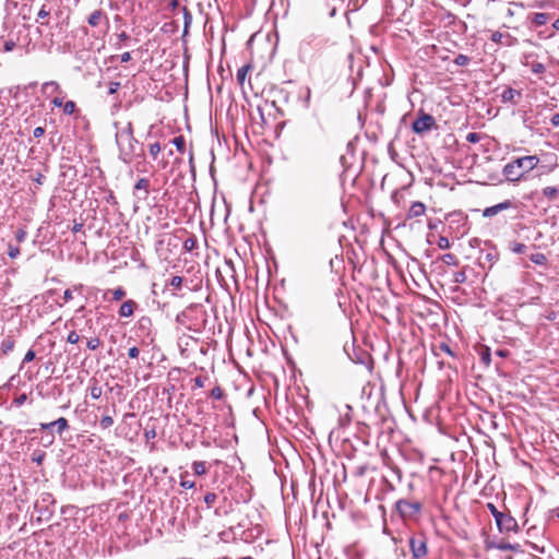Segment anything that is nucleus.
Masks as SVG:
<instances>
[{"label": "nucleus", "mask_w": 559, "mask_h": 559, "mask_svg": "<svg viewBox=\"0 0 559 559\" xmlns=\"http://www.w3.org/2000/svg\"><path fill=\"white\" fill-rule=\"evenodd\" d=\"M192 471H193L194 475H198V476H202V475L206 474V472H207L206 463L203 461H194L192 463Z\"/></svg>", "instance_id": "nucleus-20"}, {"label": "nucleus", "mask_w": 559, "mask_h": 559, "mask_svg": "<svg viewBox=\"0 0 559 559\" xmlns=\"http://www.w3.org/2000/svg\"><path fill=\"white\" fill-rule=\"evenodd\" d=\"M531 70L535 74H542L545 72L546 68L542 62H533L531 64Z\"/></svg>", "instance_id": "nucleus-37"}, {"label": "nucleus", "mask_w": 559, "mask_h": 559, "mask_svg": "<svg viewBox=\"0 0 559 559\" xmlns=\"http://www.w3.org/2000/svg\"><path fill=\"white\" fill-rule=\"evenodd\" d=\"M44 134H45V128H43V127H37V128H35V129H34V131H33V135H34V138H40V136H43Z\"/></svg>", "instance_id": "nucleus-62"}, {"label": "nucleus", "mask_w": 559, "mask_h": 559, "mask_svg": "<svg viewBox=\"0 0 559 559\" xmlns=\"http://www.w3.org/2000/svg\"><path fill=\"white\" fill-rule=\"evenodd\" d=\"M15 341L11 336H7L1 342V350L3 354H8L13 350Z\"/></svg>", "instance_id": "nucleus-21"}, {"label": "nucleus", "mask_w": 559, "mask_h": 559, "mask_svg": "<svg viewBox=\"0 0 559 559\" xmlns=\"http://www.w3.org/2000/svg\"><path fill=\"white\" fill-rule=\"evenodd\" d=\"M310 98H311V90L310 87H306V95L304 98L305 107L309 108L310 106Z\"/></svg>", "instance_id": "nucleus-58"}, {"label": "nucleus", "mask_w": 559, "mask_h": 559, "mask_svg": "<svg viewBox=\"0 0 559 559\" xmlns=\"http://www.w3.org/2000/svg\"><path fill=\"white\" fill-rule=\"evenodd\" d=\"M116 143L119 148V159L124 164H130L135 155V147L139 141L133 135L132 122L116 132Z\"/></svg>", "instance_id": "nucleus-2"}, {"label": "nucleus", "mask_w": 559, "mask_h": 559, "mask_svg": "<svg viewBox=\"0 0 559 559\" xmlns=\"http://www.w3.org/2000/svg\"><path fill=\"white\" fill-rule=\"evenodd\" d=\"M126 296V290L122 287H118L112 290V299L118 301Z\"/></svg>", "instance_id": "nucleus-45"}, {"label": "nucleus", "mask_w": 559, "mask_h": 559, "mask_svg": "<svg viewBox=\"0 0 559 559\" xmlns=\"http://www.w3.org/2000/svg\"><path fill=\"white\" fill-rule=\"evenodd\" d=\"M26 237V231L23 229H19L15 234V238L19 242L23 241Z\"/></svg>", "instance_id": "nucleus-63"}, {"label": "nucleus", "mask_w": 559, "mask_h": 559, "mask_svg": "<svg viewBox=\"0 0 559 559\" xmlns=\"http://www.w3.org/2000/svg\"><path fill=\"white\" fill-rule=\"evenodd\" d=\"M538 163L539 158L536 155L518 157L503 166L502 175L508 181L516 182L533 170Z\"/></svg>", "instance_id": "nucleus-1"}, {"label": "nucleus", "mask_w": 559, "mask_h": 559, "mask_svg": "<svg viewBox=\"0 0 559 559\" xmlns=\"http://www.w3.org/2000/svg\"><path fill=\"white\" fill-rule=\"evenodd\" d=\"M426 212V205L420 202V201H416V202H413V204L411 205L409 210H408V213H407V218H415V217H419V216H423Z\"/></svg>", "instance_id": "nucleus-13"}, {"label": "nucleus", "mask_w": 559, "mask_h": 559, "mask_svg": "<svg viewBox=\"0 0 559 559\" xmlns=\"http://www.w3.org/2000/svg\"><path fill=\"white\" fill-rule=\"evenodd\" d=\"M469 58L466 55H457L454 59V63L459 67H465L469 63Z\"/></svg>", "instance_id": "nucleus-34"}, {"label": "nucleus", "mask_w": 559, "mask_h": 559, "mask_svg": "<svg viewBox=\"0 0 559 559\" xmlns=\"http://www.w3.org/2000/svg\"><path fill=\"white\" fill-rule=\"evenodd\" d=\"M466 140L471 143H476L479 140V135L477 133L472 132L467 134Z\"/></svg>", "instance_id": "nucleus-61"}, {"label": "nucleus", "mask_w": 559, "mask_h": 559, "mask_svg": "<svg viewBox=\"0 0 559 559\" xmlns=\"http://www.w3.org/2000/svg\"><path fill=\"white\" fill-rule=\"evenodd\" d=\"M498 259L499 253L495 248H492L487 252L481 251L478 257V262L481 267H486V265L488 264V267L490 269L498 261Z\"/></svg>", "instance_id": "nucleus-10"}, {"label": "nucleus", "mask_w": 559, "mask_h": 559, "mask_svg": "<svg viewBox=\"0 0 559 559\" xmlns=\"http://www.w3.org/2000/svg\"><path fill=\"white\" fill-rule=\"evenodd\" d=\"M34 358H35V352L33 349H29L24 356L23 364L31 362Z\"/></svg>", "instance_id": "nucleus-59"}, {"label": "nucleus", "mask_w": 559, "mask_h": 559, "mask_svg": "<svg viewBox=\"0 0 559 559\" xmlns=\"http://www.w3.org/2000/svg\"><path fill=\"white\" fill-rule=\"evenodd\" d=\"M183 278L181 276H173L168 283L169 286L174 288H180L182 285Z\"/></svg>", "instance_id": "nucleus-42"}, {"label": "nucleus", "mask_w": 559, "mask_h": 559, "mask_svg": "<svg viewBox=\"0 0 559 559\" xmlns=\"http://www.w3.org/2000/svg\"><path fill=\"white\" fill-rule=\"evenodd\" d=\"M139 354H140V350L136 346H133V347L129 348V350H128V356L132 359L138 358Z\"/></svg>", "instance_id": "nucleus-57"}, {"label": "nucleus", "mask_w": 559, "mask_h": 559, "mask_svg": "<svg viewBox=\"0 0 559 559\" xmlns=\"http://www.w3.org/2000/svg\"><path fill=\"white\" fill-rule=\"evenodd\" d=\"M559 189L556 187H546L543 189V195L549 201H555L558 198Z\"/></svg>", "instance_id": "nucleus-22"}, {"label": "nucleus", "mask_w": 559, "mask_h": 559, "mask_svg": "<svg viewBox=\"0 0 559 559\" xmlns=\"http://www.w3.org/2000/svg\"><path fill=\"white\" fill-rule=\"evenodd\" d=\"M49 14L50 11L46 9V5H43L37 13L36 22H39L41 19H46L47 16H49Z\"/></svg>", "instance_id": "nucleus-49"}, {"label": "nucleus", "mask_w": 559, "mask_h": 559, "mask_svg": "<svg viewBox=\"0 0 559 559\" xmlns=\"http://www.w3.org/2000/svg\"><path fill=\"white\" fill-rule=\"evenodd\" d=\"M69 429V421L64 417H59L58 419L50 423H40L37 429H33V431H49L53 432V435H58L59 437Z\"/></svg>", "instance_id": "nucleus-5"}, {"label": "nucleus", "mask_w": 559, "mask_h": 559, "mask_svg": "<svg viewBox=\"0 0 559 559\" xmlns=\"http://www.w3.org/2000/svg\"><path fill=\"white\" fill-rule=\"evenodd\" d=\"M135 329L138 336L142 337L143 342L148 341L152 343L154 341L153 322L150 317H141L136 322Z\"/></svg>", "instance_id": "nucleus-6"}, {"label": "nucleus", "mask_w": 559, "mask_h": 559, "mask_svg": "<svg viewBox=\"0 0 559 559\" xmlns=\"http://www.w3.org/2000/svg\"><path fill=\"white\" fill-rule=\"evenodd\" d=\"M171 143L176 146L177 151L180 153H185L186 151V140L183 135H178L171 140Z\"/></svg>", "instance_id": "nucleus-25"}, {"label": "nucleus", "mask_w": 559, "mask_h": 559, "mask_svg": "<svg viewBox=\"0 0 559 559\" xmlns=\"http://www.w3.org/2000/svg\"><path fill=\"white\" fill-rule=\"evenodd\" d=\"M80 337L75 331H71L68 334L67 342L70 344H76L79 342Z\"/></svg>", "instance_id": "nucleus-52"}, {"label": "nucleus", "mask_w": 559, "mask_h": 559, "mask_svg": "<svg viewBox=\"0 0 559 559\" xmlns=\"http://www.w3.org/2000/svg\"><path fill=\"white\" fill-rule=\"evenodd\" d=\"M555 518L559 519V509H551L546 515V522L550 524Z\"/></svg>", "instance_id": "nucleus-44"}, {"label": "nucleus", "mask_w": 559, "mask_h": 559, "mask_svg": "<svg viewBox=\"0 0 559 559\" xmlns=\"http://www.w3.org/2000/svg\"><path fill=\"white\" fill-rule=\"evenodd\" d=\"M466 281V274L464 271H459L453 274V282L455 284H463Z\"/></svg>", "instance_id": "nucleus-38"}, {"label": "nucleus", "mask_w": 559, "mask_h": 559, "mask_svg": "<svg viewBox=\"0 0 559 559\" xmlns=\"http://www.w3.org/2000/svg\"><path fill=\"white\" fill-rule=\"evenodd\" d=\"M180 486L186 489H192L195 486L194 481L181 479Z\"/></svg>", "instance_id": "nucleus-60"}, {"label": "nucleus", "mask_w": 559, "mask_h": 559, "mask_svg": "<svg viewBox=\"0 0 559 559\" xmlns=\"http://www.w3.org/2000/svg\"><path fill=\"white\" fill-rule=\"evenodd\" d=\"M114 419L110 415H105L102 417L99 425L103 429H108L112 426Z\"/></svg>", "instance_id": "nucleus-35"}, {"label": "nucleus", "mask_w": 559, "mask_h": 559, "mask_svg": "<svg viewBox=\"0 0 559 559\" xmlns=\"http://www.w3.org/2000/svg\"><path fill=\"white\" fill-rule=\"evenodd\" d=\"M120 82H110L109 83V88H108V94L112 95V94H116L118 92V90L120 88Z\"/></svg>", "instance_id": "nucleus-54"}, {"label": "nucleus", "mask_w": 559, "mask_h": 559, "mask_svg": "<svg viewBox=\"0 0 559 559\" xmlns=\"http://www.w3.org/2000/svg\"><path fill=\"white\" fill-rule=\"evenodd\" d=\"M162 147H160V144L158 142H155L153 144L150 145V154L151 156L156 159V157L158 156L159 152H160Z\"/></svg>", "instance_id": "nucleus-39"}, {"label": "nucleus", "mask_w": 559, "mask_h": 559, "mask_svg": "<svg viewBox=\"0 0 559 559\" xmlns=\"http://www.w3.org/2000/svg\"><path fill=\"white\" fill-rule=\"evenodd\" d=\"M48 91L51 93H61L60 85L56 81H49L43 84V92L47 93Z\"/></svg>", "instance_id": "nucleus-24"}, {"label": "nucleus", "mask_w": 559, "mask_h": 559, "mask_svg": "<svg viewBox=\"0 0 559 559\" xmlns=\"http://www.w3.org/2000/svg\"><path fill=\"white\" fill-rule=\"evenodd\" d=\"M321 49V40L314 34H307L299 43L298 52L300 61L310 60L316 51Z\"/></svg>", "instance_id": "nucleus-3"}, {"label": "nucleus", "mask_w": 559, "mask_h": 559, "mask_svg": "<svg viewBox=\"0 0 559 559\" xmlns=\"http://www.w3.org/2000/svg\"><path fill=\"white\" fill-rule=\"evenodd\" d=\"M103 394V389L102 386L98 384L97 380L96 379H92L91 380V384H90V395L92 399L94 400H98Z\"/></svg>", "instance_id": "nucleus-18"}, {"label": "nucleus", "mask_w": 559, "mask_h": 559, "mask_svg": "<svg viewBox=\"0 0 559 559\" xmlns=\"http://www.w3.org/2000/svg\"><path fill=\"white\" fill-rule=\"evenodd\" d=\"M530 260L537 265H544L547 262L546 255L539 252L531 254Z\"/></svg>", "instance_id": "nucleus-29"}, {"label": "nucleus", "mask_w": 559, "mask_h": 559, "mask_svg": "<svg viewBox=\"0 0 559 559\" xmlns=\"http://www.w3.org/2000/svg\"><path fill=\"white\" fill-rule=\"evenodd\" d=\"M510 250L516 254H523L526 252L527 247L521 242H511L509 246Z\"/></svg>", "instance_id": "nucleus-28"}, {"label": "nucleus", "mask_w": 559, "mask_h": 559, "mask_svg": "<svg viewBox=\"0 0 559 559\" xmlns=\"http://www.w3.org/2000/svg\"><path fill=\"white\" fill-rule=\"evenodd\" d=\"M63 112L66 115H72L75 111V103L73 100H68L63 103Z\"/></svg>", "instance_id": "nucleus-36"}, {"label": "nucleus", "mask_w": 559, "mask_h": 559, "mask_svg": "<svg viewBox=\"0 0 559 559\" xmlns=\"http://www.w3.org/2000/svg\"><path fill=\"white\" fill-rule=\"evenodd\" d=\"M480 359L486 366H489L491 361L489 348H486L485 350L481 352Z\"/></svg>", "instance_id": "nucleus-48"}, {"label": "nucleus", "mask_w": 559, "mask_h": 559, "mask_svg": "<svg viewBox=\"0 0 559 559\" xmlns=\"http://www.w3.org/2000/svg\"><path fill=\"white\" fill-rule=\"evenodd\" d=\"M31 179L35 181L37 185H43L45 180V176L40 173H36L34 175H31Z\"/></svg>", "instance_id": "nucleus-53"}, {"label": "nucleus", "mask_w": 559, "mask_h": 559, "mask_svg": "<svg viewBox=\"0 0 559 559\" xmlns=\"http://www.w3.org/2000/svg\"><path fill=\"white\" fill-rule=\"evenodd\" d=\"M182 11H183V20H185L183 35H186L188 33L189 26L192 23V15L187 8H183Z\"/></svg>", "instance_id": "nucleus-31"}, {"label": "nucleus", "mask_w": 559, "mask_h": 559, "mask_svg": "<svg viewBox=\"0 0 559 559\" xmlns=\"http://www.w3.org/2000/svg\"><path fill=\"white\" fill-rule=\"evenodd\" d=\"M409 548L415 559H420L427 554V543L423 535L412 536L409 538Z\"/></svg>", "instance_id": "nucleus-8"}, {"label": "nucleus", "mask_w": 559, "mask_h": 559, "mask_svg": "<svg viewBox=\"0 0 559 559\" xmlns=\"http://www.w3.org/2000/svg\"><path fill=\"white\" fill-rule=\"evenodd\" d=\"M136 302L132 299L126 300L119 309V316L122 318H129L133 314L134 309L136 308Z\"/></svg>", "instance_id": "nucleus-14"}, {"label": "nucleus", "mask_w": 559, "mask_h": 559, "mask_svg": "<svg viewBox=\"0 0 559 559\" xmlns=\"http://www.w3.org/2000/svg\"><path fill=\"white\" fill-rule=\"evenodd\" d=\"M250 70H251V66L250 64H245V66H242L241 68L238 69L236 76H237V82L240 85H243L246 76H247V74H248V72Z\"/></svg>", "instance_id": "nucleus-23"}, {"label": "nucleus", "mask_w": 559, "mask_h": 559, "mask_svg": "<svg viewBox=\"0 0 559 559\" xmlns=\"http://www.w3.org/2000/svg\"><path fill=\"white\" fill-rule=\"evenodd\" d=\"M496 524L500 533L516 532L519 527L516 520L509 512H504Z\"/></svg>", "instance_id": "nucleus-9"}, {"label": "nucleus", "mask_w": 559, "mask_h": 559, "mask_svg": "<svg viewBox=\"0 0 559 559\" xmlns=\"http://www.w3.org/2000/svg\"><path fill=\"white\" fill-rule=\"evenodd\" d=\"M395 509L403 519H411L420 513L423 504L419 501L400 499L395 502Z\"/></svg>", "instance_id": "nucleus-4"}, {"label": "nucleus", "mask_w": 559, "mask_h": 559, "mask_svg": "<svg viewBox=\"0 0 559 559\" xmlns=\"http://www.w3.org/2000/svg\"><path fill=\"white\" fill-rule=\"evenodd\" d=\"M148 187L150 180L147 178H140L134 186V190L142 191L143 195L141 198L145 199L148 195Z\"/></svg>", "instance_id": "nucleus-17"}, {"label": "nucleus", "mask_w": 559, "mask_h": 559, "mask_svg": "<svg viewBox=\"0 0 559 559\" xmlns=\"http://www.w3.org/2000/svg\"><path fill=\"white\" fill-rule=\"evenodd\" d=\"M441 261L444 263V264H448V265H457L459 264V260L457 258L452 254V253H445L441 257Z\"/></svg>", "instance_id": "nucleus-30"}, {"label": "nucleus", "mask_w": 559, "mask_h": 559, "mask_svg": "<svg viewBox=\"0 0 559 559\" xmlns=\"http://www.w3.org/2000/svg\"><path fill=\"white\" fill-rule=\"evenodd\" d=\"M518 547H519V545H512L509 543H501V544L497 545V548L499 550H516Z\"/></svg>", "instance_id": "nucleus-50"}, {"label": "nucleus", "mask_w": 559, "mask_h": 559, "mask_svg": "<svg viewBox=\"0 0 559 559\" xmlns=\"http://www.w3.org/2000/svg\"><path fill=\"white\" fill-rule=\"evenodd\" d=\"M45 433L41 436V444L47 448L53 444L55 442V435L53 432L44 431Z\"/></svg>", "instance_id": "nucleus-27"}, {"label": "nucleus", "mask_w": 559, "mask_h": 559, "mask_svg": "<svg viewBox=\"0 0 559 559\" xmlns=\"http://www.w3.org/2000/svg\"><path fill=\"white\" fill-rule=\"evenodd\" d=\"M197 247V239L195 237H189L183 241V249L187 252H191Z\"/></svg>", "instance_id": "nucleus-32"}, {"label": "nucleus", "mask_w": 559, "mask_h": 559, "mask_svg": "<svg viewBox=\"0 0 559 559\" xmlns=\"http://www.w3.org/2000/svg\"><path fill=\"white\" fill-rule=\"evenodd\" d=\"M199 310H201V306L192 304V305L188 306L185 310H182L180 313L177 314L176 321L182 325H186L187 322L190 320L191 314Z\"/></svg>", "instance_id": "nucleus-12"}, {"label": "nucleus", "mask_w": 559, "mask_h": 559, "mask_svg": "<svg viewBox=\"0 0 559 559\" xmlns=\"http://www.w3.org/2000/svg\"><path fill=\"white\" fill-rule=\"evenodd\" d=\"M46 457V453L45 452H35L33 453V456H32V461L34 463H36L37 465H41L44 460Z\"/></svg>", "instance_id": "nucleus-40"}, {"label": "nucleus", "mask_w": 559, "mask_h": 559, "mask_svg": "<svg viewBox=\"0 0 559 559\" xmlns=\"http://www.w3.org/2000/svg\"><path fill=\"white\" fill-rule=\"evenodd\" d=\"M504 37V34L500 32H493L490 36V40L496 44H502V38Z\"/></svg>", "instance_id": "nucleus-51"}, {"label": "nucleus", "mask_w": 559, "mask_h": 559, "mask_svg": "<svg viewBox=\"0 0 559 559\" xmlns=\"http://www.w3.org/2000/svg\"><path fill=\"white\" fill-rule=\"evenodd\" d=\"M520 98L521 97V92L518 91V90H514L512 87H507L502 94H501V100L502 103H512V104H516V100L515 98Z\"/></svg>", "instance_id": "nucleus-15"}, {"label": "nucleus", "mask_w": 559, "mask_h": 559, "mask_svg": "<svg viewBox=\"0 0 559 559\" xmlns=\"http://www.w3.org/2000/svg\"><path fill=\"white\" fill-rule=\"evenodd\" d=\"M99 344H100L99 338H97V337H92V338H90V340L87 341V344H86V345H87V348H88V349H91V350H95V349H97V348H98Z\"/></svg>", "instance_id": "nucleus-47"}, {"label": "nucleus", "mask_w": 559, "mask_h": 559, "mask_svg": "<svg viewBox=\"0 0 559 559\" xmlns=\"http://www.w3.org/2000/svg\"><path fill=\"white\" fill-rule=\"evenodd\" d=\"M102 16H103V12L100 10H96L91 13L87 22L91 26H97L99 24Z\"/></svg>", "instance_id": "nucleus-26"}, {"label": "nucleus", "mask_w": 559, "mask_h": 559, "mask_svg": "<svg viewBox=\"0 0 559 559\" xmlns=\"http://www.w3.org/2000/svg\"><path fill=\"white\" fill-rule=\"evenodd\" d=\"M19 254H20V249H19V247L9 246L8 255H9L11 259H15Z\"/></svg>", "instance_id": "nucleus-55"}, {"label": "nucleus", "mask_w": 559, "mask_h": 559, "mask_svg": "<svg viewBox=\"0 0 559 559\" xmlns=\"http://www.w3.org/2000/svg\"><path fill=\"white\" fill-rule=\"evenodd\" d=\"M487 509L489 510V512L491 513V515L495 518L496 522L500 519V516L504 513V512H501L497 509V507L491 503V502H488L487 503Z\"/></svg>", "instance_id": "nucleus-33"}, {"label": "nucleus", "mask_w": 559, "mask_h": 559, "mask_svg": "<svg viewBox=\"0 0 559 559\" xmlns=\"http://www.w3.org/2000/svg\"><path fill=\"white\" fill-rule=\"evenodd\" d=\"M211 397H213L214 400H222L223 396H224V392L223 390L219 388V386H215L211 390V393H210Z\"/></svg>", "instance_id": "nucleus-46"}, {"label": "nucleus", "mask_w": 559, "mask_h": 559, "mask_svg": "<svg viewBox=\"0 0 559 559\" xmlns=\"http://www.w3.org/2000/svg\"><path fill=\"white\" fill-rule=\"evenodd\" d=\"M216 499H217V496L214 492H207L204 496V502L206 503L207 508H211L214 504V502L216 501Z\"/></svg>", "instance_id": "nucleus-43"}, {"label": "nucleus", "mask_w": 559, "mask_h": 559, "mask_svg": "<svg viewBox=\"0 0 559 559\" xmlns=\"http://www.w3.org/2000/svg\"><path fill=\"white\" fill-rule=\"evenodd\" d=\"M14 48H15V41L12 39L7 40L3 45V49L7 52L12 51Z\"/></svg>", "instance_id": "nucleus-56"}, {"label": "nucleus", "mask_w": 559, "mask_h": 559, "mask_svg": "<svg viewBox=\"0 0 559 559\" xmlns=\"http://www.w3.org/2000/svg\"><path fill=\"white\" fill-rule=\"evenodd\" d=\"M435 126V118L429 114L421 112L420 116L413 122L412 130L417 134H423L431 130Z\"/></svg>", "instance_id": "nucleus-7"}, {"label": "nucleus", "mask_w": 559, "mask_h": 559, "mask_svg": "<svg viewBox=\"0 0 559 559\" xmlns=\"http://www.w3.org/2000/svg\"><path fill=\"white\" fill-rule=\"evenodd\" d=\"M72 298H73L72 290L71 289H66L64 293H63V301L64 302H69Z\"/></svg>", "instance_id": "nucleus-64"}, {"label": "nucleus", "mask_w": 559, "mask_h": 559, "mask_svg": "<svg viewBox=\"0 0 559 559\" xmlns=\"http://www.w3.org/2000/svg\"><path fill=\"white\" fill-rule=\"evenodd\" d=\"M437 245L440 249L443 250L449 249L451 247L450 240L444 236L439 237Z\"/></svg>", "instance_id": "nucleus-41"}, {"label": "nucleus", "mask_w": 559, "mask_h": 559, "mask_svg": "<svg viewBox=\"0 0 559 559\" xmlns=\"http://www.w3.org/2000/svg\"><path fill=\"white\" fill-rule=\"evenodd\" d=\"M440 353H444V354L449 355L452 358H456L457 357L456 353H454L452 350V348L450 347V345L448 343H444V342L440 343L436 347V349H435V355L436 356H438Z\"/></svg>", "instance_id": "nucleus-19"}, {"label": "nucleus", "mask_w": 559, "mask_h": 559, "mask_svg": "<svg viewBox=\"0 0 559 559\" xmlns=\"http://www.w3.org/2000/svg\"><path fill=\"white\" fill-rule=\"evenodd\" d=\"M513 206L512 202L510 200H506L501 203H498L496 205H492V206H489V207H486L484 211H483V216L484 217H492L495 215H497L498 213L504 211V210H509Z\"/></svg>", "instance_id": "nucleus-11"}, {"label": "nucleus", "mask_w": 559, "mask_h": 559, "mask_svg": "<svg viewBox=\"0 0 559 559\" xmlns=\"http://www.w3.org/2000/svg\"><path fill=\"white\" fill-rule=\"evenodd\" d=\"M530 21L532 22V24L534 26H543L545 25L549 19H550V14L549 13H542V12H537V13H533L528 16Z\"/></svg>", "instance_id": "nucleus-16"}]
</instances>
